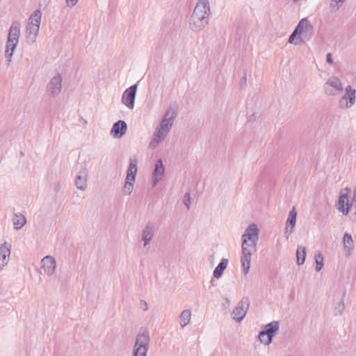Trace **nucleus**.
I'll use <instances>...</instances> for the list:
<instances>
[{"label": "nucleus", "instance_id": "1", "mask_svg": "<svg viewBox=\"0 0 356 356\" xmlns=\"http://www.w3.org/2000/svg\"><path fill=\"white\" fill-rule=\"evenodd\" d=\"M259 229L256 224H250L242 234L241 263L244 274L249 271L252 254L257 252Z\"/></svg>", "mask_w": 356, "mask_h": 356}, {"label": "nucleus", "instance_id": "2", "mask_svg": "<svg viewBox=\"0 0 356 356\" xmlns=\"http://www.w3.org/2000/svg\"><path fill=\"white\" fill-rule=\"evenodd\" d=\"M210 13L208 0H198L191 16L189 26L193 31H200L208 24Z\"/></svg>", "mask_w": 356, "mask_h": 356}, {"label": "nucleus", "instance_id": "3", "mask_svg": "<svg viewBox=\"0 0 356 356\" xmlns=\"http://www.w3.org/2000/svg\"><path fill=\"white\" fill-rule=\"evenodd\" d=\"M296 29L299 33V41H302L303 44L310 40L314 35V26L307 18L300 19Z\"/></svg>", "mask_w": 356, "mask_h": 356}, {"label": "nucleus", "instance_id": "4", "mask_svg": "<svg viewBox=\"0 0 356 356\" xmlns=\"http://www.w3.org/2000/svg\"><path fill=\"white\" fill-rule=\"evenodd\" d=\"M149 334L146 329L141 328L136 336L133 351L147 353L149 347Z\"/></svg>", "mask_w": 356, "mask_h": 356}, {"label": "nucleus", "instance_id": "5", "mask_svg": "<svg viewBox=\"0 0 356 356\" xmlns=\"http://www.w3.org/2000/svg\"><path fill=\"white\" fill-rule=\"evenodd\" d=\"M249 305V298L248 297H243L234 309L232 313V318L236 321L241 322L245 316Z\"/></svg>", "mask_w": 356, "mask_h": 356}, {"label": "nucleus", "instance_id": "6", "mask_svg": "<svg viewBox=\"0 0 356 356\" xmlns=\"http://www.w3.org/2000/svg\"><path fill=\"white\" fill-rule=\"evenodd\" d=\"M177 115V108L170 107L165 113L163 118L160 122V129L163 130L165 134H168L172 127L173 121Z\"/></svg>", "mask_w": 356, "mask_h": 356}, {"label": "nucleus", "instance_id": "7", "mask_svg": "<svg viewBox=\"0 0 356 356\" xmlns=\"http://www.w3.org/2000/svg\"><path fill=\"white\" fill-rule=\"evenodd\" d=\"M137 88L138 84H134L126 89L122 94V102L130 109L134 107Z\"/></svg>", "mask_w": 356, "mask_h": 356}, {"label": "nucleus", "instance_id": "8", "mask_svg": "<svg viewBox=\"0 0 356 356\" xmlns=\"http://www.w3.org/2000/svg\"><path fill=\"white\" fill-rule=\"evenodd\" d=\"M324 90L327 95H334L343 90L341 80L337 77L329 79L324 85Z\"/></svg>", "mask_w": 356, "mask_h": 356}, {"label": "nucleus", "instance_id": "9", "mask_svg": "<svg viewBox=\"0 0 356 356\" xmlns=\"http://www.w3.org/2000/svg\"><path fill=\"white\" fill-rule=\"evenodd\" d=\"M62 76L58 72L57 75L51 78L47 86V92L52 97L58 95L62 88Z\"/></svg>", "mask_w": 356, "mask_h": 356}, {"label": "nucleus", "instance_id": "10", "mask_svg": "<svg viewBox=\"0 0 356 356\" xmlns=\"http://www.w3.org/2000/svg\"><path fill=\"white\" fill-rule=\"evenodd\" d=\"M355 93L356 90L348 86L344 95L339 101L340 106L346 108L351 107L355 102Z\"/></svg>", "mask_w": 356, "mask_h": 356}, {"label": "nucleus", "instance_id": "11", "mask_svg": "<svg viewBox=\"0 0 356 356\" xmlns=\"http://www.w3.org/2000/svg\"><path fill=\"white\" fill-rule=\"evenodd\" d=\"M127 130V123L124 120H120L113 124L110 134L115 138H120L126 134Z\"/></svg>", "mask_w": 356, "mask_h": 356}, {"label": "nucleus", "instance_id": "12", "mask_svg": "<svg viewBox=\"0 0 356 356\" xmlns=\"http://www.w3.org/2000/svg\"><path fill=\"white\" fill-rule=\"evenodd\" d=\"M165 172V167L163 161L160 159L156 161L152 172L153 186H156L158 182L162 179Z\"/></svg>", "mask_w": 356, "mask_h": 356}, {"label": "nucleus", "instance_id": "13", "mask_svg": "<svg viewBox=\"0 0 356 356\" xmlns=\"http://www.w3.org/2000/svg\"><path fill=\"white\" fill-rule=\"evenodd\" d=\"M21 24L19 21H13L8 31V38L9 42H19L20 36Z\"/></svg>", "mask_w": 356, "mask_h": 356}, {"label": "nucleus", "instance_id": "14", "mask_svg": "<svg viewBox=\"0 0 356 356\" xmlns=\"http://www.w3.org/2000/svg\"><path fill=\"white\" fill-rule=\"evenodd\" d=\"M11 245L4 242L0 245V271L8 264L10 255Z\"/></svg>", "mask_w": 356, "mask_h": 356}, {"label": "nucleus", "instance_id": "15", "mask_svg": "<svg viewBox=\"0 0 356 356\" xmlns=\"http://www.w3.org/2000/svg\"><path fill=\"white\" fill-rule=\"evenodd\" d=\"M297 211L296 207L293 206L291 210L289 211V216L286 220V230L285 232V236L286 239L289 238V236L293 231V228L296 223Z\"/></svg>", "mask_w": 356, "mask_h": 356}, {"label": "nucleus", "instance_id": "16", "mask_svg": "<svg viewBox=\"0 0 356 356\" xmlns=\"http://www.w3.org/2000/svg\"><path fill=\"white\" fill-rule=\"evenodd\" d=\"M56 262L54 257L46 256L42 259V268L45 273L51 275L56 269Z\"/></svg>", "mask_w": 356, "mask_h": 356}, {"label": "nucleus", "instance_id": "17", "mask_svg": "<svg viewBox=\"0 0 356 356\" xmlns=\"http://www.w3.org/2000/svg\"><path fill=\"white\" fill-rule=\"evenodd\" d=\"M137 164L138 160L136 156H132L129 158V165L127 171L126 179L130 181L136 180V175L137 173Z\"/></svg>", "mask_w": 356, "mask_h": 356}, {"label": "nucleus", "instance_id": "18", "mask_svg": "<svg viewBox=\"0 0 356 356\" xmlns=\"http://www.w3.org/2000/svg\"><path fill=\"white\" fill-rule=\"evenodd\" d=\"M154 223L152 222H148L143 229L142 232V239L144 241V247L147 245L154 236Z\"/></svg>", "mask_w": 356, "mask_h": 356}, {"label": "nucleus", "instance_id": "19", "mask_svg": "<svg viewBox=\"0 0 356 356\" xmlns=\"http://www.w3.org/2000/svg\"><path fill=\"white\" fill-rule=\"evenodd\" d=\"M40 26L29 25L26 26V42L29 44H33L37 38Z\"/></svg>", "mask_w": 356, "mask_h": 356}, {"label": "nucleus", "instance_id": "20", "mask_svg": "<svg viewBox=\"0 0 356 356\" xmlns=\"http://www.w3.org/2000/svg\"><path fill=\"white\" fill-rule=\"evenodd\" d=\"M280 328V324L278 321H273L265 326L263 331L269 336L268 339L273 341V337L276 334Z\"/></svg>", "mask_w": 356, "mask_h": 356}, {"label": "nucleus", "instance_id": "21", "mask_svg": "<svg viewBox=\"0 0 356 356\" xmlns=\"http://www.w3.org/2000/svg\"><path fill=\"white\" fill-rule=\"evenodd\" d=\"M17 44H18V42H15L14 41H13V42H9L8 40H7V41H6L5 57L8 62V63H7L8 66L10 65V63L11 62L12 56L13 55V53L15 51V49H16Z\"/></svg>", "mask_w": 356, "mask_h": 356}, {"label": "nucleus", "instance_id": "22", "mask_svg": "<svg viewBox=\"0 0 356 356\" xmlns=\"http://www.w3.org/2000/svg\"><path fill=\"white\" fill-rule=\"evenodd\" d=\"M12 220L16 229H21L26 223V217L21 213H15L13 216Z\"/></svg>", "mask_w": 356, "mask_h": 356}, {"label": "nucleus", "instance_id": "23", "mask_svg": "<svg viewBox=\"0 0 356 356\" xmlns=\"http://www.w3.org/2000/svg\"><path fill=\"white\" fill-rule=\"evenodd\" d=\"M343 242L344 250L346 251L348 254H350L354 247V242L351 234H350L348 232H346L343 235Z\"/></svg>", "mask_w": 356, "mask_h": 356}, {"label": "nucleus", "instance_id": "24", "mask_svg": "<svg viewBox=\"0 0 356 356\" xmlns=\"http://www.w3.org/2000/svg\"><path fill=\"white\" fill-rule=\"evenodd\" d=\"M356 202H337V209L341 211L343 215L346 216L350 207L353 206V204ZM356 208V204H355Z\"/></svg>", "mask_w": 356, "mask_h": 356}, {"label": "nucleus", "instance_id": "25", "mask_svg": "<svg viewBox=\"0 0 356 356\" xmlns=\"http://www.w3.org/2000/svg\"><path fill=\"white\" fill-rule=\"evenodd\" d=\"M41 17V11L39 9L35 10L30 16L28 24L40 26Z\"/></svg>", "mask_w": 356, "mask_h": 356}, {"label": "nucleus", "instance_id": "26", "mask_svg": "<svg viewBox=\"0 0 356 356\" xmlns=\"http://www.w3.org/2000/svg\"><path fill=\"white\" fill-rule=\"evenodd\" d=\"M297 264L302 265L305 263L306 258V248L304 246L299 245L296 250Z\"/></svg>", "mask_w": 356, "mask_h": 356}, {"label": "nucleus", "instance_id": "27", "mask_svg": "<svg viewBox=\"0 0 356 356\" xmlns=\"http://www.w3.org/2000/svg\"><path fill=\"white\" fill-rule=\"evenodd\" d=\"M191 316V312L189 309H185L181 313L180 318V325L181 327H184L186 325L190 323Z\"/></svg>", "mask_w": 356, "mask_h": 356}, {"label": "nucleus", "instance_id": "28", "mask_svg": "<svg viewBox=\"0 0 356 356\" xmlns=\"http://www.w3.org/2000/svg\"><path fill=\"white\" fill-rule=\"evenodd\" d=\"M75 186L80 190H84L86 186V176L77 175L75 178Z\"/></svg>", "mask_w": 356, "mask_h": 356}, {"label": "nucleus", "instance_id": "29", "mask_svg": "<svg viewBox=\"0 0 356 356\" xmlns=\"http://www.w3.org/2000/svg\"><path fill=\"white\" fill-rule=\"evenodd\" d=\"M288 42L296 45L303 44L302 41H299V33L296 27L289 38Z\"/></svg>", "mask_w": 356, "mask_h": 356}, {"label": "nucleus", "instance_id": "30", "mask_svg": "<svg viewBox=\"0 0 356 356\" xmlns=\"http://www.w3.org/2000/svg\"><path fill=\"white\" fill-rule=\"evenodd\" d=\"M324 257L323 254L318 252L315 253L316 270L319 272L323 266Z\"/></svg>", "mask_w": 356, "mask_h": 356}, {"label": "nucleus", "instance_id": "31", "mask_svg": "<svg viewBox=\"0 0 356 356\" xmlns=\"http://www.w3.org/2000/svg\"><path fill=\"white\" fill-rule=\"evenodd\" d=\"M350 193V188L348 187L343 188L339 194L337 200H349Z\"/></svg>", "mask_w": 356, "mask_h": 356}, {"label": "nucleus", "instance_id": "32", "mask_svg": "<svg viewBox=\"0 0 356 356\" xmlns=\"http://www.w3.org/2000/svg\"><path fill=\"white\" fill-rule=\"evenodd\" d=\"M135 181L127 180L123 187L124 194L130 195L134 188V184Z\"/></svg>", "mask_w": 356, "mask_h": 356}, {"label": "nucleus", "instance_id": "33", "mask_svg": "<svg viewBox=\"0 0 356 356\" xmlns=\"http://www.w3.org/2000/svg\"><path fill=\"white\" fill-rule=\"evenodd\" d=\"M259 339L260 340V341L266 345H269L270 343H272V341H270L268 339L269 338V336L267 335L266 333H265L264 331L261 330L259 334Z\"/></svg>", "mask_w": 356, "mask_h": 356}, {"label": "nucleus", "instance_id": "34", "mask_svg": "<svg viewBox=\"0 0 356 356\" xmlns=\"http://www.w3.org/2000/svg\"><path fill=\"white\" fill-rule=\"evenodd\" d=\"M213 275L215 278H220L222 275V259L219 262L217 267L215 268Z\"/></svg>", "mask_w": 356, "mask_h": 356}, {"label": "nucleus", "instance_id": "35", "mask_svg": "<svg viewBox=\"0 0 356 356\" xmlns=\"http://www.w3.org/2000/svg\"><path fill=\"white\" fill-rule=\"evenodd\" d=\"M345 309V305H344V303H343V300H341L340 302H339L337 303V305H336L335 308H334V314L335 315H337V314H342L343 310Z\"/></svg>", "mask_w": 356, "mask_h": 356}, {"label": "nucleus", "instance_id": "36", "mask_svg": "<svg viewBox=\"0 0 356 356\" xmlns=\"http://www.w3.org/2000/svg\"><path fill=\"white\" fill-rule=\"evenodd\" d=\"M167 135L168 134H165L163 130L159 128L158 131H155L154 134V137L159 138V140L162 141L167 136Z\"/></svg>", "mask_w": 356, "mask_h": 356}, {"label": "nucleus", "instance_id": "37", "mask_svg": "<svg viewBox=\"0 0 356 356\" xmlns=\"http://www.w3.org/2000/svg\"><path fill=\"white\" fill-rule=\"evenodd\" d=\"M345 0H332L330 3V7L332 9L338 10L341 7Z\"/></svg>", "mask_w": 356, "mask_h": 356}, {"label": "nucleus", "instance_id": "38", "mask_svg": "<svg viewBox=\"0 0 356 356\" xmlns=\"http://www.w3.org/2000/svg\"><path fill=\"white\" fill-rule=\"evenodd\" d=\"M161 142V140H159V138L154 137V138L150 141L149 147L151 149H155Z\"/></svg>", "mask_w": 356, "mask_h": 356}, {"label": "nucleus", "instance_id": "39", "mask_svg": "<svg viewBox=\"0 0 356 356\" xmlns=\"http://www.w3.org/2000/svg\"><path fill=\"white\" fill-rule=\"evenodd\" d=\"M65 1H66L67 6L70 7L74 6L78 2V0H65Z\"/></svg>", "mask_w": 356, "mask_h": 356}, {"label": "nucleus", "instance_id": "40", "mask_svg": "<svg viewBox=\"0 0 356 356\" xmlns=\"http://www.w3.org/2000/svg\"><path fill=\"white\" fill-rule=\"evenodd\" d=\"M326 61H327L329 64H332V63H333V60H332V54H331V53H328V54H327V56H326Z\"/></svg>", "mask_w": 356, "mask_h": 356}, {"label": "nucleus", "instance_id": "41", "mask_svg": "<svg viewBox=\"0 0 356 356\" xmlns=\"http://www.w3.org/2000/svg\"><path fill=\"white\" fill-rule=\"evenodd\" d=\"M241 87L246 86V74H245L240 81Z\"/></svg>", "mask_w": 356, "mask_h": 356}, {"label": "nucleus", "instance_id": "42", "mask_svg": "<svg viewBox=\"0 0 356 356\" xmlns=\"http://www.w3.org/2000/svg\"><path fill=\"white\" fill-rule=\"evenodd\" d=\"M140 305L144 311L147 310L148 306H147V302L145 300H140Z\"/></svg>", "mask_w": 356, "mask_h": 356}, {"label": "nucleus", "instance_id": "43", "mask_svg": "<svg viewBox=\"0 0 356 356\" xmlns=\"http://www.w3.org/2000/svg\"><path fill=\"white\" fill-rule=\"evenodd\" d=\"M147 353H140V351L138 352H134L133 351V355L132 356H147Z\"/></svg>", "mask_w": 356, "mask_h": 356}, {"label": "nucleus", "instance_id": "44", "mask_svg": "<svg viewBox=\"0 0 356 356\" xmlns=\"http://www.w3.org/2000/svg\"><path fill=\"white\" fill-rule=\"evenodd\" d=\"M191 200V195H190V193L186 192V193L184 194V200Z\"/></svg>", "mask_w": 356, "mask_h": 356}, {"label": "nucleus", "instance_id": "45", "mask_svg": "<svg viewBox=\"0 0 356 356\" xmlns=\"http://www.w3.org/2000/svg\"><path fill=\"white\" fill-rule=\"evenodd\" d=\"M191 203V202H187V201L184 202V204L186 207L187 210L190 209V204Z\"/></svg>", "mask_w": 356, "mask_h": 356}, {"label": "nucleus", "instance_id": "46", "mask_svg": "<svg viewBox=\"0 0 356 356\" xmlns=\"http://www.w3.org/2000/svg\"><path fill=\"white\" fill-rule=\"evenodd\" d=\"M60 183L58 182L56 184V185L55 186V191H56V192H58L60 190Z\"/></svg>", "mask_w": 356, "mask_h": 356}, {"label": "nucleus", "instance_id": "47", "mask_svg": "<svg viewBox=\"0 0 356 356\" xmlns=\"http://www.w3.org/2000/svg\"><path fill=\"white\" fill-rule=\"evenodd\" d=\"M228 260L227 259H224V270L226 269L227 266Z\"/></svg>", "mask_w": 356, "mask_h": 356}, {"label": "nucleus", "instance_id": "48", "mask_svg": "<svg viewBox=\"0 0 356 356\" xmlns=\"http://www.w3.org/2000/svg\"><path fill=\"white\" fill-rule=\"evenodd\" d=\"M351 200H356V186L354 188L353 197V199Z\"/></svg>", "mask_w": 356, "mask_h": 356}, {"label": "nucleus", "instance_id": "49", "mask_svg": "<svg viewBox=\"0 0 356 356\" xmlns=\"http://www.w3.org/2000/svg\"><path fill=\"white\" fill-rule=\"evenodd\" d=\"M210 283H211V285L212 286H216V284H217L215 280H211V282H210Z\"/></svg>", "mask_w": 356, "mask_h": 356}, {"label": "nucleus", "instance_id": "50", "mask_svg": "<svg viewBox=\"0 0 356 356\" xmlns=\"http://www.w3.org/2000/svg\"><path fill=\"white\" fill-rule=\"evenodd\" d=\"M209 259H210V260H211V261L213 263V255H210V257H209Z\"/></svg>", "mask_w": 356, "mask_h": 356}, {"label": "nucleus", "instance_id": "51", "mask_svg": "<svg viewBox=\"0 0 356 356\" xmlns=\"http://www.w3.org/2000/svg\"><path fill=\"white\" fill-rule=\"evenodd\" d=\"M20 155H21L22 156H24V152L21 151V152H20Z\"/></svg>", "mask_w": 356, "mask_h": 356}, {"label": "nucleus", "instance_id": "52", "mask_svg": "<svg viewBox=\"0 0 356 356\" xmlns=\"http://www.w3.org/2000/svg\"><path fill=\"white\" fill-rule=\"evenodd\" d=\"M227 302H229V300L227 298H224Z\"/></svg>", "mask_w": 356, "mask_h": 356}, {"label": "nucleus", "instance_id": "53", "mask_svg": "<svg viewBox=\"0 0 356 356\" xmlns=\"http://www.w3.org/2000/svg\"><path fill=\"white\" fill-rule=\"evenodd\" d=\"M83 123L86 124V123H87L86 120H84L83 121Z\"/></svg>", "mask_w": 356, "mask_h": 356}, {"label": "nucleus", "instance_id": "54", "mask_svg": "<svg viewBox=\"0 0 356 356\" xmlns=\"http://www.w3.org/2000/svg\"><path fill=\"white\" fill-rule=\"evenodd\" d=\"M83 123L86 124V123H87L86 120H84L83 121Z\"/></svg>", "mask_w": 356, "mask_h": 356}, {"label": "nucleus", "instance_id": "55", "mask_svg": "<svg viewBox=\"0 0 356 356\" xmlns=\"http://www.w3.org/2000/svg\"><path fill=\"white\" fill-rule=\"evenodd\" d=\"M298 1V0H293V1H294V2H296V1Z\"/></svg>", "mask_w": 356, "mask_h": 356}]
</instances>
